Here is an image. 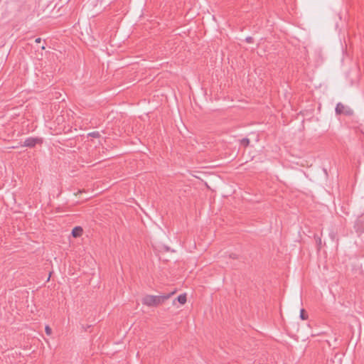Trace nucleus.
Wrapping results in <instances>:
<instances>
[{
    "label": "nucleus",
    "mask_w": 364,
    "mask_h": 364,
    "mask_svg": "<svg viewBox=\"0 0 364 364\" xmlns=\"http://www.w3.org/2000/svg\"><path fill=\"white\" fill-rule=\"evenodd\" d=\"M247 42L248 43H252V37H247L246 38Z\"/></svg>",
    "instance_id": "obj_11"
},
{
    "label": "nucleus",
    "mask_w": 364,
    "mask_h": 364,
    "mask_svg": "<svg viewBox=\"0 0 364 364\" xmlns=\"http://www.w3.org/2000/svg\"><path fill=\"white\" fill-rule=\"evenodd\" d=\"M41 38H37L35 40V42H36V43H41Z\"/></svg>",
    "instance_id": "obj_12"
},
{
    "label": "nucleus",
    "mask_w": 364,
    "mask_h": 364,
    "mask_svg": "<svg viewBox=\"0 0 364 364\" xmlns=\"http://www.w3.org/2000/svg\"><path fill=\"white\" fill-rule=\"evenodd\" d=\"M177 301L181 304H184L186 302V294H181L179 295L177 298H176Z\"/></svg>",
    "instance_id": "obj_6"
},
{
    "label": "nucleus",
    "mask_w": 364,
    "mask_h": 364,
    "mask_svg": "<svg viewBox=\"0 0 364 364\" xmlns=\"http://www.w3.org/2000/svg\"><path fill=\"white\" fill-rule=\"evenodd\" d=\"M230 257L235 259V258H237V255L235 254H232V255H230Z\"/></svg>",
    "instance_id": "obj_13"
},
{
    "label": "nucleus",
    "mask_w": 364,
    "mask_h": 364,
    "mask_svg": "<svg viewBox=\"0 0 364 364\" xmlns=\"http://www.w3.org/2000/svg\"><path fill=\"white\" fill-rule=\"evenodd\" d=\"M88 136L94 137V138H99L100 136V134L99 132H92L88 134Z\"/></svg>",
    "instance_id": "obj_8"
},
{
    "label": "nucleus",
    "mask_w": 364,
    "mask_h": 364,
    "mask_svg": "<svg viewBox=\"0 0 364 364\" xmlns=\"http://www.w3.org/2000/svg\"><path fill=\"white\" fill-rule=\"evenodd\" d=\"M45 331H46V333L47 335H50L51 333H52V330H51V328L48 326H46Z\"/></svg>",
    "instance_id": "obj_10"
},
{
    "label": "nucleus",
    "mask_w": 364,
    "mask_h": 364,
    "mask_svg": "<svg viewBox=\"0 0 364 364\" xmlns=\"http://www.w3.org/2000/svg\"><path fill=\"white\" fill-rule=\"evenodd\" d=\"M43 140L41 138L38 137H28L23 142V146H26L29 148L34 147L37 144H42Z\"/></svg>",
    "instance_id": "obj_3"
},
{
    "label": "nucleus",
    "mask_w": 364,
    "mask_h": 364,
    "mask_svg": "<svg viewBox=\"0 0 364 364\" xmlns=\"http://www.w3.org/2000/svg\"><path fill=\"white\" fill-rule=\"evenodd\" d=\"M336 113L337 114H344L346 116H352L353 110L348 106L338 102L336 107Z\"/></svg>",
    "instance_id": "obj_2"
},
{
    "label": "nucleus",
    "mask_w": 364,
    "mask_h": 364,
    "mask_svg": "<svg viewBox=\"0 0 364 364\" xmlns=\"http://www.w3.org/2000/svg\"><path fill=\"white\" fill-rule=\"evenodd\" d=\"M82 232H83L82 228L81 227H80V226H77V227H75L73 229V230H72V235L74 237H78L82 235Z\"/></svg>",
    "instance_id": "obj_5"
},
{
    "label": "nucleus",
    "mask_w": 364,
    "mask_h": 364,
    "mask_svg": "<svg viewBox=\"0 0 364 364\" xmlns=\"http://www.w3.org/2000/svg\"><path fill=\"white\" fill-rule=\"evenodd\" d=\"M305 311L304 309H301L300 311V317L302 320H306L307 318V316L304 314Z\"/></svg>",
    "instance_id": "obj_9"
},
{
    "label": "nucleus",
    "mask_w": 364,
    "mask_h": 364,
    "mask_svg": "<svg viewBox=\"0 0 364 364\" xmlns=\"http://www.w3.org/2000/svg\"><path fill=\"white\" fill-rule=\"evenodd\" d=\"M250 144V139L247 138H244L240 140V144L244 146H247Z\"/></svg>",
    "instance_id": "obj_7"
},
{
    "label": "nucleus",
    "mask_w": 364,
    "mask_h": 364,
    "mask_svg": "<svg viewBox=\"0 0 364 364\" xmlns=\"http://www.w3.org/2000/svg\"><path fill=\"white\" fill-rule=\"evenodd\" d=\"M41 49H42V50H45V49H46V47H45L44 46H43L41 47Z\"/></svg>",
    "instance_id": "obj_14"
},
{
    "label": "nucleus",
    "mask_w": 364,
    "mask_h": 364,
    "mask_svg": "<svg viewBox=\"0 0 364 364\" xmlns=\"http://www.w3.org/2000/svg\"><path fill=\"white\" fill-rule=\"evenodd\" d=\"M174 294L175 291L159 296L146 295L142 299V304L149 307L157 306L164 303Z\"/></svg>",
    "instance_id": "obj_1"
},
{
    "label": "nucleus",
    "mask_w": 364,
    "mask_h": 364,
    "mask_svg": "<svg viewBox=\"0 0 364 364\" xmlns=\"http://www.w3.org/2000/svg\"><path fill=\"white\" fill-rule=\"evenodd\" d=\"M354 228L358 233L364 232V215H361L357 219Z\"/></svg>",
    "instance_id": "obj_4"
}]
</instances>
